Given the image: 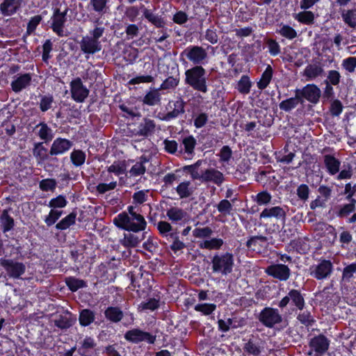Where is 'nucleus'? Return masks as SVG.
Segmentation results:
<instances>
[{"label": "nucleus", "mask_w": 356, "mask_h": 356, "mask_svg": "<svg viewBox=\"0 0 356 356\" xmlns=\"http://www.w3.org/2000/svg\"><path fill=\"white\" fill-rule=\"evenodd\" d=\"M268 51L271 56H277L280 53V46L278 42L273 39L267 40Z\"/></svg>", "instance_id": "obj_60"}, {"label": "nucleus", "mask_w": 356, "mask_h": 356, "mask_svg": "<svg viewBox=\"0 0 356 356\" xmlns=\"http://www.w3.org/2000/svg\"><path fill=\"white\" fill-rule=\"evenodd\" d=\"M22 0H4L0 6V11L4 16L15 13L21 6Z\"/></svg>", "instance_id": "obj_22"}, {"label": "nucleus", "mask_w": 356, "mask_h": 356, "mask_svg": "<svg viewBox=\"0 0 356 356\" xmlns=\"http://www.w3.org/2000/svg\"><path fill=\"white\" fill-rule=\"evenodd\" d=\"M216 309V305L212 303H198L194 307L196 312H200L206 316L212 314Z\"/></svg>", "instance_id": "obj_47"}, {"label": "nucleus", "mask_w": 356, "mask_h": 356, "mask_svg": "<svg viewBox=\"0 0 356 356\" xmlns=\"http://www.w3.org/2000/svg\"><path fill=\"white\" fill-rule=\"evenodd\" d=\"M202 161L199 160L193 165H186L184 170L190 173L193 179H197L204 184H213L218 186H221L225 181L224 174L218 169L209 167L199 172L198 168Z\"/></svg>", "instance_id": "obj_1"}, {"label": "nucleus", "mask_w": 356, "mask_h": 356, "mask_svg": "<svg viewBox=\"0 0 356 356\" xmlns=\"http://www.w3.org/2000/svg\"><path fill=\"white\" fill-rule=\"evenodd\" d=\"M76 213L72 212L56 225V228L65 230L73 225L76 222Z\"/></svg>", "instance_id": "obj_32"}, {"label": "nucleus", "mask_w": 356, "mask_h": 356, "mask_svg": "<svg viewBox=\"0 0 356 356\" xmlns=\"http://www.w3.org/2000/svg\"><path fill=\"white\" fill-rule=\"evenodd\" d=\"M169 220L172 222H177L183 220L186 218V213L181 209L173 207L170 209L166 213Z\"/></svg>", "instance_id": "obj_37"}, {"label": "nucleus", "mask_w": 356, "mask_h": 356, "mask_svg": "<svg viewBox=\"0 0 356 356\" xmlns=\"http://www.w3.org/2000/svg\"><path fill=\"white\" fill-rule=\"evenodd\" d=\"M143 13L145 18L156 27H162L164 25L163 19L160 16L153 13L151 10L144 8Z\"/></svg>", "instance_id": "obj_38"}, {"label": "nucleus", "mask_w": 356, "mask_h": 356, "mask_svg": "<svg viewBox=\"0 0 356 356\" xmlns=\"http://www.w3.org/2000/svg\"><path fill=\"white\" fill-rule=\"evenodd\" d=\"M147 232H144L140 235L132 233L124 234L122 238L120 240V243L124 248H134L146 237Z\"/></svg>", "instance_id": "obj_19"}, {"label": "nucleus", "mask_w": 356, "mask_h": 356, "mask_svg": "<svg viewBox=\"0 0 356 356\" xmlns=\"http://www.w3.org/2000/svg\"><path fill=\"white\" fill-rule=\"evenodd\" d=\"M148 162L149 159L145 156L139 157L129 171L130 177H136L144 175L146 172L145 164Z\"/></svg>", "instance_id": "obj_24"}, {"label": "nucleus", "mask_w": 356, "mask_h": 356, "mask_svg": "<svg viewBox=\"0 0 356 356\" xmlns=\"http://www.w3.org/2000/svg\"><path fill=\"white\" fill-rule=\"evenodd\" d=\"M181 55L196 65L204 64L207 58L206 49L200 46L188 47Z\"/></svg>", "instance_id": "obj_6"}, {"label": "nucleus", "mask_w": 356, "mask_h": 356, "mask_svg": "<svg viewBox=\"0 0 356 356\" xmlns=\"http://www.w3.org/2000/svg\"><path fill=\"white\" fill-rule=\"evenodd\" d=\"M277 33L289 40H293L297 37L296 31L289 25H283Z\"/></svg>", "instance_id": "obj_53"}, {"label": "nucleus", "mask_w": 356, "mask_h": 356, "mask_svg": "<svg viewBox=\"0 0 356 356\" xmlns=\"http://www.w3.org/2000/svg\"><path fill=\"white\" fill-rule=\"evenodd\" d=\"M259 321L266 327L272 328L282 321L277 309L265 307L259 314Z\"/></svg>", "instance_id": "obj_5"}, {"label": "nucleus", "mask_w": 356, "mask_h": 356, "mask_svg": "<svg viewBox=\"0 0 356 356\" xmlns=\"http://www.w3.org/2000/svg\"><path fill=\"white\" fill-rule=\"evenodd\" d=\"M183 145L184 146L185 152L188 154H192L193 152L196 140L195 139L190 136L183 139Z\"/></svg>", "instance_id": "obj_58"}, {"label": "nucleus", "mask_w": 356, "mask_h": 356, "mask_svg": "<svg viewBox=\"0 0 356 356\" xmlns=\"http://www.w3.org/2000/svg\"><path fill=\"white\" fill-rule=\"evenodd\" d=\"M179 83V78L178 76H168L161 84L159 89L168 90L175 88Z\"/></svg>", "instance_id": "obj_52"}, {"label": "nucleus", "mask_w": 356, "mask_h": 356, "mask_svg": "<svg viewBox=\"0 0 356 356\" xmlns=\"http://www.w3.org/2000/svg\"><path fill=\"white\" fill-rule=\"evenodd\" d=\"M72 146V143L70 140L58 138L54 140L49 153L51 155L62 154L68 151Z\"/></svg>", "instance_id": "obj_18"}, {"label": "nucleus", "mask_w": 356, "mask_h": 356, "mask_svg": "<svg viewBox=\"0 0 356 356\" xmlns=\"http://www.w3.org/2000/svg\"><path fill=\"white\" fill-rule=\"evenodd\" d=\"M56 186V181L51 179H43L40 183V188L44 191H53Z\"/></svg>", "instance_id": "obj_62"}, {"label": "nucleus", "mask_w": 356, "mask_h": 356, "mask_svg": "<svg viewBox=\"0 0 356 356\" xmlns=\"http://www.w3.org/2000/svg\"><path fill=\"white\" fill-rule=\"evenodd\" d=\"M185 102L181 98H178L175 101L170 102L168 104L167 113L162 118L163 120L170 121L172 119L178 118L180 115L185 112Z\"/></svg>", "instance_id": "obj_13"}, {"label": "nucleus", "mask_w": 356, "mask_h": 356, "mask_svg": "<svg viewBox=\"0 0 356 356\" xmlns=\"http://www.w3.org/2000/svg\"><path fill=\"white\" fill-rule=\"evenodd\" d=\"M355 204L356 200L355 199H351V200H350V203L344 204L341 207L338 212L337 216L340 218H346L355 211Z\"/></svg>", "instance_id": "obj_49"}, {"label": "nucleus", "mask_w": 356, "mask_h": 356, "mask_svg": "<svg viewBox=\"0 0 356 356\" xmlns=\"http://www.w3.org/2000/svg\"><path fill=\"white\" fill-rule=\"evenodd\" d=\"M341 15L346 24L353 28L356 26V10H343Z\"/></svg>", "instance_id": "obj_48"}, {"label": "nucleus", "mask_w": 356, "mask_h": 356, "mask_svg": "<svg viewBox=\"0 0 356 356\" xmlns=\"http://www.w3.org/2000/svg\"><path fill=\"white\" fill-rule=\"evenodd\" d=\"M244 350L254 356H258L261 353V348L259 345V341L250 339L247 343H245L243 347Z\"/></svg>", "instance_id": "obj_33"}, {"label": "nucleus", "mask_w": 356, "mask_h": 356, "mask_svg": "<svg viewBox=\"0 0 356 356\" xmlns=\"http://www.w3.org/2000/svg\"><path fill=\"white\" fill-rule=\"evenodd\" d=\"M323 68L319 64H309L307 65L302 72V76L305 77L306 81L316 79L323 75Z\"/></svg>", "instance_id": "obj_21"}, {"label": "nucleus", "mask_w": 356, "mask_h": 356, "mask_svg": "<svg viewBox=\"0 0 356 356\" xmlns=\"http://www.w3.org/2000/svg\"><path fill=\"white\" fill-rule=\"evenodd\" d=\"M67 201L63 195H58L55 198L51 199L48 206L51 208H63L67 205Z\"/></svg>", "instance_id": "obj_57"}, {"label": "nucleus", "mask_w": 356, "mask_h": 356, "mask_svg": "<svg viewBox=\"0 0 356 356\" xmlns=\"http://www.w3.org/2000/svg\"><path fill=\"white\" fill-rule=\"evenodd\" d=\"M62 214V211L51 209L49 215L45 217L44 222L47 226H51L59 219Z\"/></svg>", "instance_id": "obj_54"}, {"label": "nucleus", "mask_w": 356, "mask_h": 356, "mask_svg": "<svg viewBox=\"0 0 356 356\" xmlns=\"http://www.w3.org/2000/svg\"><path fill=\"white\" fill-rule=\"evenodd\" d=\"M266 244L267 238L263 236H252L246 243L247 247L254 251L259 250V248L265 247Z\"/></svg>", "instance_id": "obj_26"}, {"label": "nucleus", "mask_w": 356, "mask_h": 356, "mask_svg": "<svg viewBox=\"0 0 356 356\" xmlns=\"http://www.w3.org/2000/svg\"><path fill=\"white\" fill-rule=\"evenodd\" d=\"M124 338L132 343L147 341L149 343H154L156 339L155 336L139 329H132L127 331L124 334Z\"/></svg>", "instance_id": "obj_11"}, {"label": "nucleus", "mask_w": 356, "mask_h": 356, "mask_svg": "<svg viewBox=\"0 0 356 356\" xmlns=\"http://www.w3.org/2000/svg\"><path fill=\"white\" fill-rule=\"evenodd\" d=\"M211 264L214 273L227 275L232 272L234 265V255L229 252L216 254L212 258Z\"/></svg>", "instance_id": "obj_4"}, {"label": "nucleus", "mask_w": 356, "mask_h": 356, "mask_svg": "<svg viewBox=\"0 0 356 356\" xmlns=\"http://www.w3.org/2000/svg\"><path fill=\"white\" fill-rule=\"evenodd\" d=\"M79 323L82 326H88L95 320V314L89 309H83L80 312Z\"/></svg>", "instance_id": "obj_42"}, {"label": "nucleus", "mask_w": 356, "mask_h": 356, "mask_svg": "<svg viewBox=\"0 0 356 356\" xmlns=\"http://www.w3.org/2000/svg\"><path fill=\"white\" fill-rule=\"evenodd\" d=\"M355 275H356V263H353L343 268L342 280L345 282H350Z\"/></svg>", "instance_id": "obj_51"}, {"label": "nucleus", "mask_w": 356, "mask_h": 356, "mask_svg": "<svg viewBox=\"0 0 356 356\" xmlns=\"http://www.w3.org/2000/svg\"><path fill=\"white\" fill-rule=\"evenodd\" d=\"M212 230L211 228L206 227H197L193 231V235L196 238H207L211 235Z\"/></svg>", "instance_id": "obj_59"}, {"label": "nucleus", "mask_w": 356, "mask_h": 356, "mask_svg": "<svg viewBox=\"0 0 356 356\" xmlns=\"http://www.w3.org/2000/svg\"><path fill=\"white\" fill-rule=\"evenodd\" d=\"M298 22L304 24H312L314 22V14L312 11L304 10L293 16Z\"/></svg>", "instance_id": "obj_30"}, {"label": "nucleus", "mask_w": 356, "mask_h": 356, "mask_svg": "<svg viewBox=\"0 0 356 356\" xmlns=\"http://www.w3.org/2000/svg\"><path fill=\"white\" fill-rule=\"evenodd\" d=\"M252 83L249 77L246 75H243L237 83L236 88L239 92L242 94H248L250 91Z\"/></svg>", "instance_id": "obj_41"}, {"label": "nucleus", "mask_w": 356, "mask_h": 356, "mask_svg": "<svg viewBox=\"0 0 356 356\" xmlns=\"http://www.w3.org/2000/svg\"><path fill=\"white\" fill-rule=\"evenodd\" d=\"M114 225L124 230L138 232L145 229L147 222L143 216L139 213H133L129 216L127 213L122 212L113 219Z\"/></svg>", "instance_id": "obj_2"}, {"label": "nucleus", "mask_w": 356, "mask_h": 356, "mask_svg": "<svg viewBox=\"0 0 356 356\" xmlns=\"http://www.w3.org/2000/svg\"><path fill=\"white\" fill-rule=\"evenodd\" d=\"M154 128L155 123L153 120L145 119L144 122L140 123L138 126V134L140 136H147L154 132Z\"/></svg>", "instance_id": "obj_27"}, {"label": "nucleus", "mask_w": 356, "mask_h": 356, "mask_svg": "<svg viewBox=\"0 0 356 356\" xmlns=\"http://www.w3.org/2000/svg\"><path fill=\"white\" fill-rule=\"evenodd\" d=\"M105 316L109 321L117 323L122 318L123 313L119 308L111 307L105 311Z\"/></svg>", "instance_id": "obj_39"}, {"label": "nucleus", "mask_w": 356, "mask_h": 356, "mask_svg": "<svg viewBox=\"0 0 356 356\" xmlns=\"http://www.w3.org/2000/svg\"><path fill=\"white\" fill-rule=\"evenodd\" d=\"M265 272L274 278L280 281L287 280L291 275L289 268L284 264H278L269 266Z\"/></svg>", "instance_id": "obj_15"}, {"label": "nucleus", "mask_w": 356, "mask_h": 356, "mask_svg": "<svg viewBox=\"0 0 356 356\" xmlns=\"http://www.w3.org/2000/svg\"><path fill=\"white\" fill-rule=\"evenodd\" d=\"M309 346L312 350L308 352L309 355H313L314 354V356H321L322 353L327 350L329 341L324 336L319 335L310 341Z\"/></svg>", "instance_id": "obj_14"}, {"label": "nucleus", "mask_w": 356, "mask_h": 356, "mask_svg": "<svg viewBox=\"0 0 356 356\" xmlns=\"http://www.w3.org/2000/svg\"><path fill=\"white\" fill-rule=\"evenodd\" d=\"M127 170L124 161H115L112 165L108 167L107 170L110 173H113L115 175H120L125 173Z\"/></svg>", "instance_id": "obj_45"}, {"label": "nucleus", "mask_w": 356, "mask_h": 356, "mask_svg": "<svg viewBox=\"0 0 356 356\" xmlns=\"http://www.w3.org/2000/svg\"><path fill=\"white\" fill-rule=\"evenodd\" d=\"M0 265L5 269L8 275L13 279H18L26 270V266L13 259H1Z\"/></svg>", "instance_id": "obj_7"}, {"label": "nucleus", "mask_w": 356, "mask_h": 356, "mask_svg": "<svg viewBox=\"0 0 356 356\" xmlns=\"http://www.w3.org/2000/svg\"><path fill=\"white\" fill-rule=\"evenodd\" d=\"M208 121V115L206 113H202L198 114L194 119V125L196 128L200 129L203 127Z\"/></svg>", "instance_id": "obj_64"}, {"label": "nucleus", "mask_w": 356, "mask_h": 356, "mask_svg": "<svg viewBox=\"0 0 356 356\" xmlns=\"http://www.w3.org/2000/svg\"><path fill=\"white\" fill-rule=\"evenodd\" d=\"M0 223L3 227V232H7L11 230L14 227V220L8 214L7 210H3L0 217Z\"/></svg>", "instance_id": "obj_35"}, {"label": "nucleus", "mask_w": 356, "mask_h": 356, "mask_svg": "<svg viewBox=\"0 0 356 356\" xmlns=\"http://www.w3.org/2000/svg\"><path fill=\"white\" fill-rule=\"evenodd\" d=\"M342 67L349 73H353L356 68V57H348L342 60Z\"/></svg>", "instance_id": "obj_55"}, {"label": "nucleus", "mask_w": 356, "mask_h": 356, "mask_svg": "<svg viewBox=\"0 0 356 356\" xmlns=\"http://www.w3.org/2000/svg\"><path fill=\"white\" fill-rule=\"evenodd\" d=\"M108 0H90V5L92 9L99 13H106L108 10L106 6Z\"/></svg>", "instance_id": "obj_50"}, {"label": "nucleus", "mask_w": 356, "mask_h": 356, "mask_svg": "<svg viewBox=\"0 0 356 356\" xmlns=\"http://www.w3.org/2000/svg\"><path fill=\"white\" fill-rule=\"evenodd\" d=\"M300 96L296 93V97L285 99L280 103V108L284 111H289L294 108L300 102Z\"/></svg>", "instance_id": "obj_36"}, {"label": "nucleus", "mask_w": 356, "mask_h": 356, "mask_svg": "<svg viewBox=\"0 0 356 356\" xmlns=\"http://www.w3.org/2000/svg\"><path fill=\"white\" fill-rule=\"evenodd\" d=\"M309 188L306 184H300L297 188V195L298 197L303 200L306 201L309 198Z\"/></svg>", "instance_id": "obj_63"}, {"label": "nucleus", "mask_w": 356, "mask_h": 356, "mask_svg": "<svg viewBox=\"0 0 356 356\" xmlns=\"http://www.w3.org/2000/svg\"><path fill=\"white\" fill-rule=\"evenodd\" d=\"M47 149L45 148L42 143H35L33 149V154L36 158L38 164H41L47 159Z\"/></svg>", "instance_id": "obj_28"}, {"label": "nucleus", "mask_w": 356, "mask_h": 356, "mask_svg": "<svg viewBox=\"0 0 356 356\" xmlns=\"http://www.w3.org/2000/svg\"><path fill=\"white\" fill-rule=\"evenodd\" d=\"M38 135L40 139L44 142H48L52 140L53 133L52 130L44 123H40L37 125Z\"/></svg>", "instance_id": "obj_34"}, {"label": "nucleus", "mask_w": 356, "mask_h": 356, "mask_svg": "<svg viewBox=\"0 0 356 356\" xmlns=\"http://www.w3.org/2000/svg\"><path fill=\"white\" fill-rule=\"evenodd\" d=\"M80 48L84 54H94L101 50L102 46L99 40L86 35L82 38Z\"/></svg>", "instance_id": "obj_16"}, {"label": "nucleus", "mask_w": 356, "mask_h": 356, "mask_svg": "<svg viewBox=\"0 0 356 356\" xmlns=\"http://www.w3.org/2000/svg\"><path fill=\"white\" fill-rule=\"evenodd\" d=\"M65 283L72 291H76L79 289L86 286V283L84 280L73 277H67Z\"/></svg>", "instance_id": "obj_40"}, {"label": "nucleus", "mask_w": 356, "mask_h": 356, "mask_svg": "<svg viewBox=\"0 0 356 356\" xmlns=\"http://www.w3.org/2000/svg\"><path fill=\"white\" fill-rule=\"evenodd\" d=\"M223 243L224 242L221 238H213L200 242L199 246L203 249L218 250L223 245Z\"/></svg>", "instance_id": "obj_31"}, {"label": "nucleus", "mask_w": 356, "mask_h": 356, "mask_svg": "<svg viewBox=\"0 0 356 356\" xmlns=\"http://www.w3.org/2000/svg\"><path fill=\"white\" fill-rule=\"evenodd\" d=\"M31 80L32 76L29 73L17 74L11 82L12 90L15 92H19L31 84Z\"/></svg>", "instance_id": "obj_17"}, {"label": "nucleus", "mask_w": 356, "mask_h": 356, "mask_svg": "<svg viewBox=\"0 0 356 356\" xmlns=\"http://www.w3.org/2000/svg\"><path fill=\"white\" fill-rule=\"evenodd\" d=\"M207 72L201 65H195L185 72V84L202 93L208 92Z\"/></svg>", "instance_id": "obj_3"}, {"label": "nucleus", "mask_w": 356, "mask_h": 356, "mask_svg": "<svg viewBox=\"0 0 356 356\" xmlns=\"http://www.w3.org/2000/svg\"><path fill=\"white\" fill-rule=\"evenodd\" d=\"M72 98L76 102H83L87 98L89 90L83 86L80 78L72 80L70 83Z\"/></svg>", "instance_id": "obj_10"}, {"label": "nucleus", "mask_w": 356, "mask_h": 356, "mask_svg": "<svg viewBox=\"0 0 356 356\" xmlns=\"http://www.w3.org/2000/svg\"><path fill=\"white\" fill-rule=\"evenodd\" d=\"M289 296L292 302L299 309H302L305 306V300L300 292L296 289L289 291Z\"/></svg>", "instance_id": "obj_44"}, {"label": "nucleus", "mask_w": 356, "mask_h": 356, "mask_svg": "<svg viewBox=\"0 0 356 356\" xmlns=\"http://www.w3.org/2000/svg\"><path fill=\"white\" fill-rule=\"evenodd\" d=\"M333 271V265L330 260L323 259L316 265L309 268L310 275L316 280H325L330 277Z\"/></svg>", "instance_id": "obj_8"}, {"label": "nucleus", "mask_w": 356, "mask_h": 356, "mask_svg": "<svg viewBox=\"0 0 356 356\" xmlns=\"http://www.w3.org/2000/svg\"><path fill=\"white\" fill-rule=\"evenodd\" d=\"M117 186L116 181H111L108 184L101 183L97 186V191L100 194H104L106 192L112 191Z\"/></svg>", "instance_id": "obj_61"}, {"label": "nucleus", "mask_w": 356, "mask_h": 356, "mask_svg": "<svg viewBox=\"0 0 356 356\" xmlns=\"http://www.w3.org/2000/svg\"><path fill=\"white\" fill-rule=\"evenodd\" d=\"M259 216L260 218H274L277 220H283L286 217V212L281 207L275 206L264 209Z\"/></svg>", "instance_id": "obj_20"}, {"label": "nucleus", "mask_w": 356, "mask_h": 356, "mask_svg": "<svg viewBox=\"0 0 356 356\" xmlns=\"http://www.w3.org/2000/svg\"><path fill=\"white\" fill-rule=\"evenodd\" d=\"M70 159L74 166H81L86 161V154L81 150H74L70 154Z\"/></svg>", "instance_id": "obj_46"}, {"label": "nucleus", "mask_w": 356, "mask_h": 356, "mask_svg": "<svg viewBox=\"0 0 356 356\" xmlns=\"http://www.w3.org/2000/svg\"><path fill=\"white\" fill-rule=\"evenodd\" d=\"M191 182L183 181L180 183L176 188V191L180 198H186L189 197L191 195Z\"/></svg>", "instance_id": "obj_43"}, {"label": "nucleus", "mask_w": 356, "mask_h": 356, "mask_svg": "<svg viewBox=\"0 0 356 356\" xmlns=\"http://www.w3.org/2000/svg\"><path fill=\"white\" fill-rule=\"evenodd\" d=\"M324 164L327 169V172L330 175H337L340 170L341 162L339 159L330 154L324 156Z\"/></svg>", "instance_id": "obj_23"}, {"label": "nucleus", "mask_w": 356, "mask_h": 356, "mask_svg": "<svg viewBox=\"0 0 356 356\" xmlns=\"http://www.w3.org/2000/svg\"><path fill=\"white\" fill-rule=\"evenodd\" d=\"M160 89L152 88L150 89L145 95L143 102L148 106H155L161 102Z\"/></svg>", "instance_id": "obj_25"}, {"label": "nucleus", "mask_w": 356, "mask_h": 356, "mask_svg": "<svg viewBox=\"0 0 356 356\" xmlns=\"http://www.w3.org/2000/svg\"><path fill=\"white\" fill-rule=\"evenodd\" d=\"M296 93L312 104H316L321 97V91L315 84H307L302 89H297Z\"/></svg>", "instance_id": "obj_9"}, {"label": "nucleus", "mask_w": 356, "mask_h": 356, "mask_svg": "<svg viewBox=\"0 0 356 356\" xmlns=\"http://www.w3.org/2000/svg\"><path fill=\"white\" fill-rule=\"evenodd\" d=\"M217 209L220 213L225 216L229 215L232 210V205L229 200L225 199L218 204Z\"/></svg>", "instance_id": "obj_56"}, {"label": "nucleus", "mask_w": 356, "mask_h": 356, "mask_svg": "<svg viewBox=\"0 0 356 356\" xmlns=\"http://www.w3.org/2000/svg\"><path fill=\"white\" fill-rule=\"evenodd\" d=\"M67 13V8L63 11H60L59 9H55L51 18V27L54 32H55L58 36L62 37L64 35L63 27L66 22Z\"/></svg>", "instance_id": "obj_12"}, {"label": "nucleus", "mask_w": 356, "mask_h": 356, "mask_svg": "<svg viewBox=\"0 0 356 356\" xmlns=\"http://www.w3.org/2000/svg\"><path fill=\"white\" fill-rule=\"evenodd\" d=\"M273 77V69L270 65H268L265 71L261 74L260 80L257 82V87L260 90L265 89L270 83Z\"/></svg>", "instance_id": "obj_29"}]
</instances>
